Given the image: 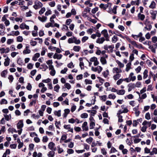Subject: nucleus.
I'll list each match as a JSON object with an SVG mask.
<instances>
[{
	"instance_id": "nucleus-63",
	"label": "nucleus",
	"mask_w": 157,
	"mask_h": 157,
	"mask_svg": "<svg viewBox=\"0 0 157 157\" xmlns=\"http://www.w3.org/2000/svg\"><path fill=\"white\" fill-rule=\"evenodd\" d=\"M8 103L7 101L5 99H2L0 101V103L1 105L3 104H6Z\"/></svg>"
},
{
	"instance_id": "nucleus-26",
	"label": "nucleus",
	"mask_w": 157,
	"mask_h": 157,
	"mask_svg": "<svg viewBox=\"0 0 157 157\" xmlns=\"http://www.w3.org/2000/svg\"><path fill=\"white\" fill-rule=\"evenodd\" d=\"M49 70H51V71L50 72V75L52 76H54L55 75L56 73V71L55 70L54 68V67H52V68H50L49 69Z\"/></svg>"
},
{
	"instance_id": "nucleus-58",
	"label": "nucleus",
	"mask_w": 157,
	"mask_h": 157,
	"mask_svg": "<svg viewBox=\"0 0 157 157\" xmlns=\"http://www.w3.org/2000/svg\"><path fill=\"white\" fill-rule=\"evenodd\" d=\"M34 145L33 144H30L29 145V149L31 151H32L33 150Z\"/></svg>"
},
{
	"instance_id": "nucleus-60",
	"label": "nucleus",
	"mask_w": 157,
	"mask_h": 157,
	"mask_svg": "<svg viewBox=\"0 0 157 157\" xmlns=\"http://www.w3.org/2000/svg\"><path fill=\"white\" fill-rule=\"evenodd\" d=\"M145 118L147 120H149L151 119V116L149 113H147L145 115Z\"/></svg>"
},
{
	"instance_id": "nucleus-13",
	"label": "nucleus",
	"mask_w": 157,
	"mask_h": 157,
	"mask_svg": "<svg viewBox=\"0 0 157 157\" xmlns=\"http://www.w3.org/2000/svg\"><path fill=\"white\" fill-rule=\"evenodd\" d=\"M55 144L53 142H50L48 144V148L51 150H55V148H54Z\"/></svg>"
},
{
	"instance_id": "nucleus-7",
	"label": "nucleus",
	"mask_w": 157,
	"mask_h": 157,
	"mask_svg": "<svg viewBox=\"0 0 157 157\" xmlns=\"http://www.w3.org/2000/svg\"><path fill=\"white\" fill-rule=\"evenodd\" d=\"M19 28L21 29H25L27 30H29V26L27 25L25 23H22L19 26Z\"/></svg>"
},
{
	"instance_id": "nucleus-56",
	"label": "nucleus",
	"mask_w": 157,
	"mask_h": 157,
	"mask_svg": "<svg viewBox=\"0 0 157 157\" xmlns=\"http://www.w3.org/2000/svg\"><path fill=\"white\" fill-rule=\"evenodd\" d=\"M144 153L145 154H148L149 153L150 155H151V151L150 149L148 148L147 147H145L144 148Z\"/></svg>"
},
{
	"instance_id": "nucleus-27",
	"label": "nucleus",
	"mask_w": 157,
	"mask_h": 157,
	"mask_svg": "<svg viewBox=\"0 0 157 157\" xmlns=\"http://www.w3.org/2000/svg\"><path fill=\"white\" fill-rule=\"evenodd\" d=\"M3 116L4 117V118L5 120L7 121H9L11 118V116L10 114L7 115V114H5L3 115Z\"/></svg>"
},
{
	"instance_id": "nucleus-17",
	"label": "nucleus",
	"mask_w": 157,
	"mask_h": 157,
	"mask_svg": "<svg viewBox=\"0 0 157 157\" xmlns=\"http://www.w3.org/2000/svg\"><path fill=\"white\" fill-rule=\"evenodd\" d=\"M64 113L63 114V116L64 118H66L67 117V115L70 112V110L68 109H65L64 110Z\"/></svg>"
},
{
	"instance_id": "nucleus-49",
	"label": "nucleus",
	"mask_w": 157,
	"mask_h": 157,
	"mask_svg": "<svg viewBox=\"0 0 157 157\" xmlns=\"http://www.w3.org/2000/svg\"><path fill=\"white\" fill-rule=\"evenodd\" d=\"M89 39V37L87 36H83L81 39V41L82 43H84L86 42Z\"/></svg>"
},
{
	"instance_id": "nucleus-54",
	"label": "nucleus",
	"mask_w": 157,
	"mask_h": 157,
	"mask_svg": "<svg viewBox=\"0 0 157 157\" xmlns=\"http://www.w3.org/2000/svg\"><path fill=\"white\" fill-rule=\"evenodd\" d=\"M118 40V38L116 36H114L112 38V41L113 43H115Z\"/></svg>"
},
{
	"instance_id": "nucleus-43",
	"label": "nucleus",
	"mask_w": 157,
	"mask_h": 157,
	"mask_svg": "<svg viewBox=\"0 0 157 157\" xmlns=\"http://www.w3.org/2000/svg\"><path fill=\"white\" fill-rule=\"evenodd\" d=\"M90 9L88 7H87L85 9H84V11L83 12V16H85L86 15L87 13V12H90Z\"/></svg>"
},
{
	"instance_id": "nucleus-11",
	"label": "nucleus",
	"mask_w": 157,
	"mask_h": 157,
	"mask_svg": "<svg viewBox=\"0 0 157 157\" xmlns=\"http://www.w3.org/2000/svg\"><path fill=\"white\" fill-rule=\"evenodd\" d=\"M105 40V39L104 37L98 38L96 40V43L99 44H102Z\"/></svg>"
},
{
	"instance_id": "nucleus-33",
	"label": "nucleus",
	"mask_w": 157,
	"mask_h": 157,
	"mask_svg": "<svg viewBox=\"0 0 157 157\" xmlns=\"http://www.w3.org/2000/svg\"><path fill=\"white\" fill-rule=\"evenodd\" d=\"M142 119H137L136 120H134L133 121V123H132L133 126V127H136L139 121H140V120L142 121Z\"/></svg>"
},
{
	"instance_id": "nucleus-12",
	"label": "nucleus",
	"mask_w": 157,
	"mask_h": 157,
	"mask_svg": "<svg viewBox=\"0 0 157 157\" xmlns=\"http://www.w3.org/2000/svg\"><path fill=\"white\" fill-rule=\"evenodd\" d=\"M46 63L48 65V67L47 66H46V67L47 68L48 67L49 69L53 67V66L52 65L53 63V62L52 59L48 60V61H46Z\"/></svg>"
},
{
	"instance_id": "nucleus-23",
	"label": "nucleus",
	"mask_w": 157,
	"mask_h": 157,
	"mask_svg": "<svg viewBox=\"0 0 157 157\" xmlns=\"http://www.w3.org/2000/svg\"><path fill=\"white\" fill-rule=\"evenodd\" d=\"M29 47L27 46L25 48V49L23 51V53L24 54H29L31 52V50L29 49Z\"/></svg>"
},
{
	"instance_id": "nucleus-46",
	"label": "nucleus",
	"mask_w": 157,
	"mask_h": 157,
	"mask_svg": "<svg viewBox=\"0 0 157 157\" xmlns=\"http://www.w3.org/2000/svg\"><path fill=\"white\" fill-rule=\"evenodd\" d=\"M116 97V95L113 94H111L109 95L108 98L109 99L114 100Z\"/></svg>"
},
{
	"instance_id": "nucleus-53",
	"label": "nucleus",
	"mask_w": 157,
	"mask_h": 157,
	"mask_svg": "<svg viewBox=\"0 0 157 157\" xmlns=\"http://www.w3.org/2000/svg\"><path fill=\"white\" fill-rule=\"evenodd\" d=\"M84 147V148L87 151H88L90 149V146L86 143H84L83 144Z\"/></svg>"
},
{
	"instance_id": "nucleus-42",
	"label": "nucleus",
	"mask_w": 157,
	"mask_h": 157,
	"mask_svg": "<svg viewBox=\"0 0 157 157\" xmlns=\"http://www.w3.org/2000/svg\"><path fill=\"white\" fill-rule=\"evenodd\" d=\"M121 77V75L120 74H116L113 76V78L115 80L118 79Z\"/></svg>"
},
{
	"instance_id": "nucleus-20",
	"label": "nucleus",
	"mask_w": 157,
	"mask_h": 157,
	"mask_svg": "<svg viewBox=\"0 0 157 157\" xmlns=\"http://www.w3.org/2000/svg\"><path fill=\"white\" fill-rule=\"evenodd\" d=\"M20 34V32L18 31H12L11 33L8 34V36H17Z\"/></svg>"
},
{
	"instance_id": "nucleus-10",
	"label": "nucleus",
	"mask_w": 157,
	"mask_h": 157,
	"mask_svg": "<svg viewBox=\"0 0 157 157\" xmlns=\"http://www.w3.org/2000/svg\"><path fill=\"white\" fill-rule=\"evenodd\" d=\"M63 127L65 129L68 130V132H70L72 133L73 132V128H72L71 127L70 125H65L63 126Z\"/></svg>"
},
{
	"instance_id": "nucleus-31",
	"label": "nucleus",
	"mask_w": 157,
	"mask_h": 157,
	"mask_svg": "<svg viewBox=\"0 0 157 157\" xmlns=\"http://www.w3.org/2000/svg\"><path fill=\"white\" fill-rule=\"evenodd\" d=\"M7 74V71L6 70H5L2 72L1 73V75L2 77L5 78Z\"/></svg>"
},
{
	"instance_id": "nucleus-5",
	"label": "nucleus",
	"mask_w": 157,
	"mask_h": 157,
	"mask_svg": "<svg viewBox=\"0 0 157 157\" xmlns=\"http://www.w3.org/2000/svg\"><path fill=\"white\" fill-rule=\"evenodd\" d=\"M101 33L103 35L105 40L107 41H109V36L107 30L106 29H104L102 31Z\"/></svg>"
},
{
	"instance_id": "nucleus-14",
	"label": "nucleus",
	"mask_w": 157,
	"mask_h": 157,
	"mask_svg": "<svg viewBox=\"0 0 157 157\" xmlns=\"http://www.w3.org/2000/svg\"><path fill=\"white\" fill-rule=\"evenodd\" d=\"M87 122H84L82 124V128L83 131H87L88 130V127L87 126Z\"/></svg>"
},
{
	"instance_id": "nucleus-64",
	"label": "nucleus",
	"mask_w": 157,
	"mask_h": 157,
	"mask_svg": "<svg viewBox=\"0 0 157 157\" xmlns=\"http://www.w3.org/2000/svg\"><path fill=\"white\" fill-rule=\"evenodd\" d=\"M17 40L18 42H22L23 40V38L22 36H19L17 38Z\"/></svg>"
},
{
	"instance_id": "nucleus-40",
	"label": "nucleus",
	"mask_w": 157,
	"mask_h": 157,
	"mask_svg": "<svg viewBox=\"0 0 157 157\" xmlns=\"http://www.w3.org/2000/svg\"><path fill=\"white\" fill-rule=\"evenodd\" d=\"M152 28V25L151 24H149L148 25L144 27V31H146V30L149 31L151 30Z\"/></svg>"
},
{
	"instance_id": "nucleus-36",
	"label": "nucleus",
	"mask_w": 157,
	"mask_h": 157,
	"mask_svg": "<svg viewBox=\"0 0 157 157\" xmlns=\"http://www.w3.org/2000/svg\"><path fill=\"white\" fill-rule=\"evenodd\" d=\"M10 59L7 57L5 59V61L4 62V65L5 66H8L10 63Z\"/></svg>"
},
{
	"instance_id": "nucleus-57",
	"label": "nucleus",
	"mask_w": 157,
	"mask_h": 157,
	"mask_svg": "<svg viewBox=\"0 0 157 157\" xmlns=\"http://www.w3.org/2000/svg\"><path fill=\"white\" fill-rule=\"evenodd\" d=\"M74 36H73V37L68 39L67 41L69 44H72L74 43Z\"/></svg>"
},
{
	"instance_id": "nucleus-15",
	"label": "nucleus",
	"mask_w": 157,
	"mask_h": 157,
	"mask_svg": "<svg viewBox=\"0 0 157 157\" xmlns=\"http://www.w3.org/2000/svg\"><path fill=\"white\" fill-rule=\"evenodd\" d=\"M38 19L40 21L42 22H44L46 21L47 18L46 16H42V17L38 16Z\"/></svg>"
},
{
	"instance_id": "nucleus-29",
	"label": "nucleus",
	"mask_w": 157,
	"mask_h": 157,
	"mask_svg": "<svg viewBox=\"0 0 157 157\" xmlns=\"http://www.w3.org/2000/svg\"><path fill=\"white\" fill-rule=\"evenodd\" d=\"M149 7L151 9H154L156 7V3L153 1L151 2V3L149 6Z\"/></svg>"
},
{
	"instance_id": "nucleus-47",
	"label": "nucleus",
	"mask_w": 157,
	"mask_h": 157,
	"mask_svg": "<svg viewBox=\"0 0 157 157\" xmlns=\"http://www.w3.org/2000/svg\"><path fill=\"white\" fill-rule=\"evenodd\" d=\"M60 86L58 84H56L54 88V90L56 92H59V90L60 89Z\"/></svg>"
},
{
	"instance_id": "nucleus-4",
	"label": "nucleus",
	"mask_w": 157,
	"mask_h": 157,
	"mask_svg": "<svg viewBox=\"0 0 157 157\" xmlns=\"http://www.w3.org/2000/svg\"><path fill=\"white\" fill-rule=\"evenodd\" d=\"M114 48V46L113 45H110L108 46L107 45H105L103 46L104 49L107 50L108 52H112Z\"/></svg>"
},
{
	"instance_id": "nucleus-16",
	"label": "nucleus",
	"mask_w": 157,
	"mask_h": 157,
	"mask_svg": "<svg viewBox=\"0 0 157 157\" xmlns=\"http://www.w3.org/2000/svg\"><path fill=\"white\" fill-rule=\"evenodd\" d=\"M62 56L63 55L62 54L55 53L53 55V58L54 59H60L62 58Z\"/></svg>"
},
{
	"instance_id": "nucleus-24",
	"label": "nucleus",
	"mask_w": 157,
	"mask_h": 157,
	"mask_svg": "<svg viewBox=\"0 0 157 157\" xmlns=\"http://www.w3.org/2000/svg\"><path fill=\"white\" fill-rule=\"evenodd\" d=\"M128 92H130L131 91L132 89L135 88L134 83H130L128 85Z\"/></svg>"
},
{
	"instance_id": "nucleus-28",
	"label": "nucleus",
	"mask_w": 157,
	"mask_h": 157,
	"mask_svg": "<svg viewBox=\"0 0 157 157\" xmlns=\"http://www.w3.org/2000/svg\"><path fill=\"white\" fill-rule=\"evenodd\" d=\"M138 17L141 21H143L145 18V16L141 13H139L138 14Z\"/></svg>"
},
{
	"instance_id": "nucleus-52",
	"label": "nucleus",
	"mask_w": 157,
	"mask_h": 157,
	"mask_svg": "<svg viewBox=\"0 0 157 157\" xmlns=\"http://www.w3.org/2000/svg\"><path fill=\"white\" fill-rule=\"evenodd\" d=\"M109 71L107 69L103 72V75L105 78H106L109 75Z\"/></svg>"
},
{
	"instance_id": "nucleus-35",
	"label": "nucleus",
	"mask_w": 157,
	"mask_h": 157,
	"mask_svg": "<svg viewBox=\"0 0 157 157\" xmlns=\"http://www.w3.org/2000/svg\"><path fill=\"white\" fill-rule=\"evenodd\" d=\"M81 47L79 46H75L73 47V50L75 52H78L81 49Z\"/></svg>"
},
{
	"instance_id": "nucleus-51",
	"label": "nucleus",
	"mask_w": 157,
	"mask_h": 157,
	"mask_svg": "<svg viewBox=\"0 0 157 157\" xmlns=\"http://www.w3.org/2000/svg\"><path fill=\"white\" fill-rule=\"evenodd\" d=\"M46 9L45 7H42L39 12V13L40 15H42L45 12Z\"/></svg>"
},
{
	"instance_id": "nucleus-25",
	"label": "nucleus",
	"mask_w": 157,
	"mask_h": 157,
	"mask_svg": "<svg viewBox=\"0 0 157 157\" xmlns=\"http://www.w3.org/2000/svg\"><path fill=\"white\" fill-rule=\"evenodd\" d=\"M40 56V54L39 53H37L35 54L32 58V60L34 61L37 60V58Z\"/></svg>"
},
{
	"instance_id": "nucleus-30",
	"label": "nucleus",
	"mask_w": 157,
	"mask_h": 157,
	"mask_svg": "<svg viewBox=\"0 0 157 157\" xmlns=\"http://www.w3.org/2000/svg\"><path fill=\"white\" fill-rule=\"evenodd\" d=\"M148 71L147 70L145 69L143 72V78L144 79L146 78L148 76Z\"/></svg>"
},
{
	"instance_id": "nucleus-3",
	"label": "nucleus",
	"mask_w": 157,
	"mask_h": 157,
	"mask_svg": "<svg viewBox=\"0 0 157 157\" xmlns=\"http://www.w3.org/2000/svg\"><path fill=\"white\" fill-rule=\"evenodd\" d=\"M102 69V67L99 66H98L96 67L92 66L91 67V70L92 71L94 72H97L98 74H99L101 73Z\"/></svg>"
},
{
	"instance_id": "nucleus-62",
	"label": "nucleus",
	"mask_w": 157,
	"mask_h": 157,
	"mask_svg": "<svg viewBox=\"0 0 157 157\" xmlns=\"http://www.w3.org/2000/svg\"><path fill=\"white\" fill-rule=\"evenodd\" d=\"M67 67L70 68H73L74 67V65L72 62H71L67 64Z\"/></svg>"
},
{
	"instance_id": "nucleus-6",
	"label": "nucleus",
	"mask_w": 157,
	"mask_h": 157,
	"mask_svg": "<svg viewBox=\"0 0 157 157\" xmlns=\"http://www.w3.org/2000/svg\"><path fill=\"white\" fill-rule=\"evenodd\" d=\"M90 61L92 62H94V66L98 65L99 63L98 58L95 57H93L91 58L90 59Z\"/></svg>"
},
{
	"instance_id": "nucleus-38",
	"label": "nucleus",
	"mask_w": 157,
	"mask_h": 157,
	"mask_svg": "<svg viewBox=\"0 0 157 157\" xmlns=\"http://www.w3.org/2000/svg\"><path fill=\"white\" fill-rule=\"evenodd\" d=\"M156 154H157V148L154 147L152 148V151L151 152V155H152Z\"/></svg>"
},
{
	"instance_id": "nucleus-1",
	"label": "nucleus",
	"mask_w": 157,
	"mask_h": 157,
	"mask_svg": "<svg viewBox=\"0 0 157 157\" xmlns=\"http://www.w3.org/2000/svg\"><path fill=\"white\" fill-rule=\"evenodd\" d=\"M23 126V120H19L17 124V127L18 129L17 132L19 135H20L22 133L23 130L22 128Z\"/></svg>"
},
{
	"instance_id": "nucleus-45",
	"label": "nucleus",
	"mask_w": 157,
	"mask_h": 157,
	"mask_svg": "<svg viewBox=\"0 0 157 157\" xmlns=\"http://www.w3.org/2000/svg\"><path fill=\"white\" fill-rule=\"evenodd\" d=\"M55 154V152L54 151H50L48 152V157H53Z\"/></svg>"
},
{
	"instance_id": "nucleus-48",
	"label": "nucleus",
	"mask_w": 157,
	"mask_h": 157,
	"mask_svg": "<svg viewBox=\"0 0 157 157\" xmlns=\"http://www.w3.org/2000/svg\"><path fill=\"white\" fill-rule=\"evenodd\" d=\"M141 83L140 82L137 81L135 84H134V86L135 88H140L141 87Z\"/></svg>"
},
{
	"instance_id": "nucleus-32",
	"label": "nucleus",
	"mask_w": 157,
	"mask_h": 157,
	"mask_svg": "<svg viewBox=\"0 0 157 157\" xmlns=\"http://www.w3.org/2000/svg\"><path fill=\"white\" fill-rule=\"evenodd\" d=\"M74 43L76 44H79L81 43V41L79 39L77 38L75 36H74Z\"/></svg>"
},
{
	"instance_id": "nucleus-22",
	"label": "nucleus",
	"mask_w": 157,
	"mask_h": 157,
	"mask_svg": "<svg viewBox=\"0 0 157 157\" xmlns=\"http://www.w3.org/2000/svg\"><path fill=\"white\" fill-rule=\"evenodd\" d=\"M10 51L9 48H1V53H8Z\"/></svg>"
},
{
	"instance_id": "nucleus-59",
	"label": "nucleus",
	"mask_w": 157,
	"mask_h": 157,
	"mask_svg": "<svg viewBox=\"0 0 157 157\" xmlns=\"http://www.w3.org/2000/svg\"><path fill=\"white\" fill-rule=\"evenodd\" d=\"M93 140V139L91 137H90L89 138L86 140V141L88 144H90Z\"/></svg>"
},
{
	"instance_id": "nucleus-41",
	"label": "nucleus",
	"mask_w": 157,
	"mask_h": 157,
	"mask_svg": "<svg viewBox=\"0 0 157 157\" xmlns=\"http://www.w3.org/2000/svg\"><path fill=\"white\" fill-rule=\"evenodd\" d=\"M61 110L58 111H55L54 112V114L55 115L57 116L58 117H60L61 116Z\"/></svg>"
},
{
	"instance_id": "nucleus-55",
	"label": "nucleus",
	"mask_w": 157,
	"mask_h": 157,
	"mask_svg": "<svg viewBox=\"0 0 157 157\" xmlns=\"http://www.w3.org/2000/svg\"><path fill=\"white\" fill-rule=\"evenodd\" d=\"M64 86L65 88L68 90H70L71 87V86L68 83H66L64 84Z\"/></svg>"
},
{
	"instance_id": "nucleus-8",
	"label": "nucleus",
	"mask_w": 157,
	"mask_h": 157,
	"mask_svg": "<svg viewBox=\"0 0 157 157\" xmlns=\"http://www.w3.org/2000/svg\"><path fill=\"white\" fill-rule=\"evenodd\" d=\"M112 72L113 74H118L122 72V71L120 68L114 67L113 69Z\"/></svg>"
},
{
	"instance_id": "nucleus-2",
	"label": "nucleus",
	"mask_w": 157,
	"mask_h": 157,
	"mask_svg": "<svg viewBox=\"0 0 157 157\" xmlns=\"http://www.w3.org/2000/svg\"><path fill=\"white\" fill-rule=\"evenodd\" d=\"M43 6V4L41 2L38 1H36L34 2L33 7L35 10H37L42 7Z\"/></svg>"
},
{
	"instance_id": "nucleus-39",
	"label": "nucleus",
	"mask_w": 157,
	"mask_h": 157,
	"mask_svg": "<svg viewBox=\"0 0 157 157\" xmlns=\"http://www.w3.org/2000/svg\"><path fill=\"white\" fill-rule=\"evenodd\" d=\"M58 153L59 154H61L63 152L64 150L59 145H58L57 147Z\"/></svg>"
},
{
	"instance_id": "nucleus-50",
	"label": "nucleus",
	"mask_w": 157,
	"mask_h": 157,
	"mask_svg": "<svg viewBox=\"0 0 157 157\" xmlns=\"http://www.w3.org/2000/svg\"><path fill=\"white\" fill-rule=\"evenodd\" d=\"M45 27L47 28H48L50 27H53L54 26L52 23L48 22L46 23L45 25Z\"/></svg>"
},
{
	"instance_id": "nucleus-61",
	"label": "nucleus",
	"mask_w": 157,
	"mask_h": 157,
	"mask_svg": "<svg viewBox=\"0 0 157 157\" xmlns=\"http://www.w3.org/2000/svg\"><path fill=\"white\" fill-rule=\"evenodd\" d=\"M88 115L86 113H84L80 115V117L82 118H86L88 117Z\"/></svg>"
},
{
	"instance_id": "nucleus-21",
	"label": "nucleus",
	"mask_w": 157,
	"mask_h": 157,
	"mask_svg": "<svg viewBox=\"0 0 157 157\" xmlns=\"http://www.w3.org/2000/svg\"><path fill=\"white\" fill-rule=\"evenodd\" d=\"M133 110L135 112V115L136 116H138L140 113L139 110L138 106L133 108Z\"/></svg>"
},
{
	"instance_id": "nucleus-18",
	"label": "nucleus",
	"mask_w": 157,
	"mask_h": 157,
	"mask_svg": "<svg viewBox=\"0 0 157 157\" xmlns=\"http://www.w3.org/2000/svg\"><path fill=\"white\" fill-rule=\"evenodd\" d=\"M100 61L102 65H105L107 64V60L105 57H101L100 58Z\"/></svg>"
},
{
	"instance_id": "nucleus-44",
	"label": "nucleus",
	"mask_w": 157,
	"mask_h": 157,
	"mask_svg": "<svg viewBox=\"0 0 157 157\" xmlns=\"http://www.w3.org/2000/svg\"><path fill=\"white\" fill-rule=\"evenodd\" d=\"M116 63L117 64H118V66L119 67V68H123L124 67V64L123 63L120 62V61L118 60H117Z\"/></svg>"
},
{
	"instance_id": "nucleus-34",
	"label": "nucleus",
	"mask_w": 157,
	"mask_h": 157,
	"mask_svg": "<svg viewBox=\"0 0 157 157\" xmlns=\"http://www.w3.org/2000/svg\"><path fill=\"white\" fill-rule=\"evenodd\" d=\"M131 62H129L126 65V68L125 71L127 72H128L131 68Z\"/></svg>"
},
{
	"instance_id": "nucleus-9",
	"label": "nucleus",
	"mask_w": 157,
	"mask_h": 157,
	"mask_svg": "<svg viewBox=\"0 0 157 157\" xmlns=\"http://www.w3.org/2000/svg\"><path fill=\"white\" fill-rule=\"evenodd\" d=\"M150 13L151 15V17L153 20H155L156 18V16L157 14V11L156 10H151L150 12Z\"/></svg>"
},
{
	"instance_id": "nucleus-19",
	"label": "nucleus",
	"mask_w": 157,
	"mask_h": 157,
	"mask_svg": "<svg viewBox=\"0 0 157 157\" xmlns=\"http://www.w3.org/2000/svg\"><path fill=\"white\" fill-rule=\"evenodd\" d=\"M129 77L130 78L131 81L133 82L136 79V77L134 75V74L133 72H131L129 75Z\"/></svg>"
},
{
	"instance_id": "nucleus-37",
	"label": "nucleus",
	"mask_w": 157,
	"mask_h": 157,
	"mask_svg": "<svg viewBox=\"0 0 157 157\" xmlns=\"http://www.w3.org/2000/svg\"><path fill=\"white\" fill-rule=\"evenodd\" d=\"M125 93V90H120L117 91V94L118 95H123Z\"/></svg>"
}]
</instances>
